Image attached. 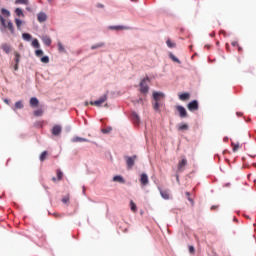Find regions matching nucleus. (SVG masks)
Wrapping results in <instances>:
<instances>
[{"label": "nucleus", "instance_id": "16", "mask_svg": "<svg viewBox=\"0 0 256 256\" xmlns=\"http://www.w3.org/2000/svg\"><path fill=\"white\" fill-rule=\"evenodd\" d=\"M179 99L180 101H188V99H190L191 94L189 93H183V94H179Z\"/></svg>", "mask_w": 256, "mask_h": 256}, {"label": "nucleus", "instance_id": "53", "mask_svg": "<svg viewBox=\"0 0 256 256\" xmlns=\"http://www.w3.org/2000/svg\"><path fill=\"white\" fill-rule=\"evenodd\" d=\"M176 181H179V175H176Z\"/></svg>", "mask_w": 256, "mask_h": 256}, {"label": "nucleus", "instance_id": "2", "mask_svg": "<svg viewBox=\"0 0 256 256\" xmlns=\"http://www.w3.org/2000/svg\"><path fill=\"white\" fill-rule=\"evenodd\" d=\"M147 81H149V78H144L140 82V93H143V95H147L149 93V85H147Z\"/></svg>", "mask_w": 256, "mask_h": 256}, {"label": "nucleus", "instance_id": "39", "mask_svg": "<svg viewBox=\"0 0 256 256\" xmlns=\"http://www.w3.org/2000/svg\"><path fill=\"white\" fill-rule=\"evenodd\" d=\"M101 131H102V133L107 134V133H110L111 131H113V128L107 127V128H103Z\"/></svg>", "mask_w": 256, "mask_h": 256}, {"label": "nucleus", "instance_id": "29", "mask_svg": "<svg viewBox=\"0 0 256 256\" xmlns=\"http://www.w3.org/2000/svg\"><path fill=\"white\" fill-rule=\"evenodd\" d=\"M110 29L114 31H123V29H127L125 26H111Z\"/></svg>", "mask_w": 256, "mask_h": 256}, {"label": "nucleus", "instance_id": "45", "mask_svg": "<svg viewBox=\"0 0 256 256\" xmlns=\"http://www.w3.org/2000/svg\"><path fill=\"white\" fill-rule=\"evenodd\" d=\"M189 253H195V247L189 246Z\"/></svg>", "mask_w": 256, "mask_h": 256}, {"label": "nucleus", "instance_id": "47", "mask_svg": "<svg viewBox=\"0 0 256 256\" xmlns=\"http://www.w3.org/2000/svg\"><path fill=\"white\" fill-rule=\"evenodd\" d=\"M53 215H54V217H55L56 219H60V217H61V214H59V213H54Z\"/></svg>", "mask_w": 256, "mask_h": 256}, {"label": "nucleus", "instance_id": "20", "mask_svg": "<svg viewBox=\"0 0 256 256\" xmlns=\"http://www.w3.org/2000/svg\"><path fill=\"white\" fill-rule=\"evenodd\" d=\"M166 45L167 47H169L170 49H174V47H177V44L175 42H172L171 39H168L166 41Z\"/></svg>", "mask_w": 256, "mask_h": 256}, {"label": "nucleus", "instance_id": "30", "mask_svg": "<svg viewBox=\"0 0 256 256\" xmlns=\"http://www.w3.org/2000/svg\"><path fill=\"white\" fill-rule=\"evenodd\" d=\"M169 57L171 60L174 61V63H181V60H179V58H177L176 56L173 55V53H169Z\"/></svg>", "mask_w": 256, "mask_h": 256}, {"label": "nucleus", "instance_id": "31", "mask_svg": "<svg viewBox=\"0 0 256 256\" xmlns=\"http://www.w3.org/2000/svg\"><path fill=\"white\" fill-rule=\"evenodd\" d=\"M1 13H2V15H4V17H11V12H9V10H7L5 8H3L1 10Z\"/></svg>", "mask_w": 256, "mask_h": 256}, {"label": "nucleus", "instance_id": "41", "mask_svg": "<svg viewBox=\"0 0 256 256\" xmlns=\"http://www.w3.org/2000/svg\"><path fill=\"white\" fill-rule=\"evenodd\" d=\"M58 51H65V47H63V44L61 42H58Z\"/></svg>", "mask_w": 256, "mask_h": 256}, {"label": "nucleus", "instance_id": "19", "mask_svg": "<svg viewBox=\"0 0 256 256\" xmlns=\"http://www.w3.org/2000/svg\"><path fill=\"white\" fill-rule=\"evenodd\" d=\"M160 194L163 199H169V190H160Z\"/></svg>", "mask_w": 256, "mask_h": 256}, {"label": "nucleus", "instance_id": "28", "mask_svg": "<svg viewBox=\"0 0 256 256\" xmlns=\"http://www.w3.org/2000/svg\"><path fill=\"white\" fill-rule=\"evenodd\" d=\"M16 5H29V0H16Z\"/></svg>", "mask_w": 256, "mask_h": 256}, {"label": "nucleus", "instance_id": "21", "mask_svg": "<svg viewBox=\"0 0 256 256\" xmlns=\"http://www.w3.org/2000/svg\"><path fill=\"white\" fill-rule=\"evenodd\" d=\"M15 24H16L18 31H21V25H23V21H21V19H19V18H15Z\"/></svg>", "mask_w": 256, "mask_h": 256}, {"label": "nucleus", "instance_id": "11", "mask_svg": "<svg viewBox=\"0 0 256 256\" xmlns=\"http://www.w3.org/2000/svg\"><path fill=\"white\" fill-rule=\"evenodd\" d=\"M132 121L135 123V125H139L141 123V118L139 117V114L137 112H132L131 113Z\"/></svg>", "mask_w": 256, "mask_h": 256}, {"label": "nucleus", "instance_id": "15", "mask_svg": "<svg viewBox=\"0 0 256 256\" xmlns=\"http://www.w3.org/2000/svg\"><path fill=\"white\" fill-rule=\"evenodd\" d=\"M30 107H39V99L32 97L30 99Z\"/></svg>", "mask_w": 256, "mask_h": 256}, {"label": "nucleus", "instance_id": "38", "mask_svg": "<svg viewBox=\"0 0 256 256\" xmlns=\"http://www.w3.org/2000/svg\"><path fill=\"white\" fill-rule=\"evenodd\" d=\"M34 115L35 117H41V115H43V110L42 109L35 110Z\"/></svg>", "mask_w": 256, "mask_h": 256}, {"label": "nucleus", "instance_id": "40", "mask_svg": "<svg viewBox=\"0 0 256 256\" xmlns=\"http://www.w3.org/2000/svg\"><path fill=\"white\" fill-rule=\"evenodd\" d=\"M186 196L188 197V201H190V203L192 204V205H194V201H193V198H191L190 196H191V193H189V192H186Z\"/></svg>", "mask_w": 256, "mask_h": 256}, {"label": "nucleus", "instance_id": "1", "mask_svg": "<svg viewBox=\"0 0 256 256\" xmlns=\"http://www.w3.org/2000/svg\"><path fill=\"white\" fill-rule=\"evenodd\" d=\"M0 23L4 27V29H8L11 35H15V27L13 26V22L11 20L7 21L3 16H0Z\"/></svg>", "mask_w": 256, "mask_h": 256}, {"label": "nucleus", "instance_id": "4", "mask_svg": "<svg viewBox=\"0 0 256 256\" xmlns=\"http://www.w3.org/2000/svg\"><path fill=\"white\" fill-rule=\"evenodd\" d=\"M153 99H154V102H157V103L163 102L165 99V94H163V92H154Z\"/></svg>", "mask_w": 256, "mask_h": 256}, {"label": "nucleus", "instance_id": "32", "mask_svg": "<svg viewBox=\"0 0 256 256\" xmlns=\"http://www.w3.org/2000/svg\"><path fill=\"white\" fill-rule=\"evenodd\" d=\"M22 39H24V41H31V34L23 33L22 34Z\"/></svg>", "mask_w": 256, "mask_h": 256}, {"label": "nucleus", "instance_id": "27", "mask_svg": "<svg viewBox=\"0 0 256 256\" xmlns=\"http://www.w3.org/2000/svg\"><path fill=\"white\" fill-rule=\"evenodd\" d=\"M130 208L133 213H137V205L135 204V202H133V200L130 201Z\"/></svg>", "mask_w": 256, "mask_h": 256}, {"label": "nucleus", "instance_id": "37", "mask_svg": "<svg viewBox=\"0 0 256 256\" xmlns=\"http://www.w3.org/2000/svg\"><path fill=\"white\" fill-rule=\"evenodd\" d=\"M56 175H57L58 181H61V179H63V172L61 170H57Z\"/></svg>", "mask_w": 256, "mask_h": 256}, {"label": "nucleus", "instance_id": "57", "mask_svg": "<svg viewBox=\"0 0 256 256\" xmlns=\"http://www.w3.org/2000/svg\"><path fill=\"white\" fill-rule=\"evenodd\" d=\"M221 33H223V35H225V31H221Z\"/></svg>", "mask_w": 256, "mask_h": 256}, {"label": "nucleus", "instance_id": "13", "mask_svg": "<svg viewBox=\"0 0 256 256\" xmlns=\"http://www.w3.org/2000/svg\"><path fill=\"white\" fill-rule=\"evenodd\" d=\"M61 131H62V128L60 125H55L53 128H52V135H61Z\"/></svg>", "mask_w": 256, "mask_h": 256}, {"label": "nucleus", "instance_id": "8", "mask_svg": "<svg viewBox=\"0 0 256 256\" xmlns=\"http://www.w3.org/2000/svg\"><path fill=\"white\" fill-rule=\"evenodd\" d=\"M140 183L142 187H146V185H149V176H147V174L145 173L141 174Z\"/></svg>", "mask_w": 256, "mask_h": 256}, {"label": "nucleus", "instance_id": "14", "mask_svg": "<svg viewBox=\"0 0 256 256\" xmlns=\"http://www.w3.org/2000/svg\"><path fill=\"white\" fill-rule=\"evenodd\" d=\"M41 39H42L44 45H46L47 47H50L52 41L49 36H42Z\"/></svg>", "mask_w": 256, "mask_h": 256}, {"label": "nucleus", "instance_id": "55", "mask_svg": "<svg viewBox=\"0 0 256 256\" xmlns=\"http://www.w3.org/2000/svg\"><path fill=\"white\" fill-rule=\"evenodd\" d=\"M52 180H53V181H57V178L53 177Z\"/></svg>", "mask_w": 256, "mask_h": 256}, {"label": "nucleus", "instance_id": "9", "mask_svg": "<svg viewBox=\"0 0 256 256\" xmlns=\"http://www.w3.org/2000/svg\"><path fill=\"white\" fill-rule=\"evenodd\" d=\"M187 165V159H182L179 163H178V173H183V171H185V166Z\"/></svg>", "mask_w": 256, "mask_h": 256}, {"label": "nucleus", "instance_id": "34", "mask_svg": "<svg viewBox=\"0 0 256 256\" xmlns=\"http://www.w3.org/2000/svg\"><path fill=\"white\" fill-rule=\"evenodd\" d=\"M14 55H15L16 65H19V61L21 59V54H19V52H14Z\"/></svg>", "mask_w": 256, "mask_h": 256}, {"label": "nucleus", "instance_id": "22", "mask_svg": "<svg viewBox=\"0 0 256 256\" xmlns=\"http://www.w3.org/2000/svg\"><path fill=\"white\" fill-rule=\"evenodd\" d=\"M24 105H23V100H20L18 102L15 103L14 105V111L15 109H23Z\"/></svg>", "mask_w": 256, "mask_h": 256}, {"label": "nucleus", "instance_id": "7", "mask_svg": "<svg viewBox=\"0 0 256 256\" xmlns=\"http://www.w3.org/2000/svg\"><path fill=\"white\" fill-rule=\"evenodd\" d=\"M176 110L178 111L179 117H181V119H185V117H187V110L185 109V107L177 105Z\"/></svg>", "mask_w": 256, "mask_h": 256}, {"label": "nucleus", "instance_id": "49", "mask_svg": "<svg viewBox=\"0 0 256 256\" xmlns=\"http://www.w3.org/2000/svg\"><path fill=\"white\" fill-rule=\"evenodd\" d=\"M98 9H103L105 6L103 4H97Z\"/></svg>", "mask_w": 256, "mask_h": 256}, {"label": "nucleus", "instance_id": "54", "mask_svg": "<svg viewBox=\"0 0 256 256\" xmlns=\"http://www.w3.org/2000/svg\"><path fill=\"white\" fill-rule=\"evenodd\" d=\"M211 209H212V210H213V209H217V206H212Z\"/></svg>", "mask_w": 256, "mask_h": 256}, {"label": "nucleus", "instance_id": "43", "mask_svg": "<svg viewBox=\"0 0 256 256\" xmlns=\"http://www.w3.org/2000/svg\"><path fill=\"white\" fill-rule=\"evenodd\" d=\"M42 63H49V56H44L41 58Z\"/></svg>", "mask_w": 256, "mask_h": 256}, {"label": "nucleus", "instance_id": "52", "mask_svg": "<svg viewBox=\"0 0 256 256\" xmlns=\"http://www.w3.org/2000/svg\"><path fill=\"white\" fill-rule=\"evenodd\" d=\"M85 106L88 107L89 106V102H85Z\"/></svg>", "mask_w": 256, "mask_h": 256}, {"label": "nucleus", "instance_id": "58", "mask_svg": "<svg viewBox=\"0 0 256 256\" xmlns=\"http://www.w3.org/2000/svg\"><path fill=\"white\" fill-rule=\"evenodd\" d=\"M48 1H51V0H48Z\"/></svg>", "mask_w": 256, "mask_h": 256}, {"label": "nucleus", "instance_id": "5", "mask_svg": "<svg viewBox=\"0 0 256 256\" xmlns=\"http://www.w3.org/2000/svg\"><path fill=\"white\" fill-rule=\"evenodd\" d=\"M125 159H126V165H127L128 169H133V165H135L137 156H135V155L132 157L127 156Z\"/></svg>", "mask_w": 256, "mask_h": 256}, {"label": "nucleus", "instance_id": "33", "mask_svg": "<svg viewBox=\"0 0 256 256\" xmlns=\"http://www.w3.org/2000/svg\"><path fill=\"white\" fill-rule=\"evenodd\" d=\"M104 46H105V43L101 42V43H98V44H95V45L91 46V49L95 50V49H99V48L104 47Z\"/></svg>", "mask_w": 256, "mask_h": 256}, {"label": "nucleus", "instance_id": "6", "mask_svg": "<svg viewBox=\"0 0 256 256\" xmlns=\"http://www.w3.org/2000/svg\"><path fill=\"white\" fill-rule=\"evenodd\" d=\"M187 108L190 111H198L199 110V102L197 100H193L190 103H188Z\"/></svg>", "mask_w": 256, "mask_h": 256}, {"label": "nucleus", "instance_id": "35", "mask_svg": "<svg viewBox=\"0 0 256 256\" xmlns=\"http://www.w3.org/2000/svg\"><path fill=\"white\" fill-rule=\"evenodd\" d=\"M32 46H34L35 49H39V48L41 47V45L39 44V40L34 39V40L32 41Z\"/></svg>", "mask_w": 256, "mask_h": 256}, {"label": "nucleus", "instance_id": "25", "mask_svg": "<svg viewBox=\"0 0 256 256\" xmlns=\"http://www.w3.org/2000/svg\"><path fill=\"white\" fill-rule=\"evenodd\" d=\"M113 181H115L116 183H125V179L122 178V176H114Z\"/></svg>", "mask_w": 256, "mask_h": 256}, {"label": "nucleus", "instance_id": "56", "mask_svg": "<svg viewBox=\"0 0 256 256\" xmlns=\"http://www.w3.org/2000/svg\"><path fill=\"white\" fill-rule=\"evenodd\" d=\"M226 49H229V44H226Z\"/></svg>", "mask_w": 256, "mask_h": 256}, {"label": "nucleus", "instance_id": "48", "mask_svg": "<svg viewBox=\"0 0 256 256\" xmlns=\"http://www.w3.org/2000/svg\"><path fill=\"white\" fill-rule=\"evenodd\" d=\"M14 70H15V71H19V64L16 63V64L14 65Z\"/></svg>", "mask_w": 256, "mask_h": 256}, {"label": "nucleus", "instance_id": "44", "mask_svg": "<svg viewBox=\"0 0 256 256\" xmlns=\"http://www.w3.org/2000/svg\"><path fill=\"white\" fill-rule=\"evenodd\" d=\"M69 202V196H66L62 199V203H68Z\"/></svg>", "mask_w": 256, "mask_h": 256}, {"label": "nucleus", "instance_id": "51", "mask_svg": "<svg viewBox=\"0 0 256 256\" xmlns=\"http://www.w3.org/2000/svg\"><path fill=\"white\" fill-rule=\"evenodd\" d=\"M238 51L239 52L243 51V48H241V46H238Z\"/></svg>", "mask_w": 256, "mask_h": 256}, {"label": "nucleus", "instance_id": "42", "mask_svg": "<svg viewBox=\"0 0 256 256\" xmlns=\"http://www.w3.org/2000/svg\"><path fill=\"white\" fill-rule=\"evenodd\" d=\"M35 55H36V57H42V55H43V50H36V51H35Z\"/></svg>", "mask_w": 256, "mask_h": 256}, {"label": "nucleus", "instance_id": "17", "mask_svg": "<svg viewBox=\"0 0 256 256\" xmlns=\"http://www.w3.org/2000/svg\"><path fill=\"white\" fill-rule=\"evenodd\" d=\"M1 49L4 51V53L9 54L11 51V45L9 44H2Z\"/></svg>", "mask_w": 256, "mask_h": 256}, {"label": "nucleus", "instance_id": "24", "mask_svg": "<svg viewBox=\"0 0 256 256\" xmlns=\"http://www.w3.org/2000/svg\"><path fill=\"white\" fill-rule=\"evenodd\" d=\"M49 155V153L47 151H43L41 154H40V161L43 163V161H45V159H47V156Z\"/></svg>", "mask_w": 256, "mask_h": 256}, {"label": "nucleus", "instance_id": "10", "mask_svg": "<svg viewBox=\"0 0 256 256\" xmlns=\"http://www.w3.org/2000/svg\"><path fill=\"white\" fill-rule=\"evenodd\" d=\"M37 21L39 23H45V21H47V14H45V12H40L37 15Z\"/></svg>", "mask_w": 256, "mask_h": 256}, {"label": "nucleus", "instance_id": "26", "mask_svg": "<svg viewBox=\"0 0 256 256\" xmlns=\"http://www.w3.org/2000/svg\"><path fill=\"white\" fill-rule=\"evenodd\" d=\"M15 13L17 17H25V13H23V10L21 8H16Z\"/></svg>", "mask_w": 256, "mask_h": 256}, {"label": "nucleus", "instance_id": "18", "mask_svg": "<svg viewBox=\"0 0 256 256\" xmlns=\"http://www.w3.org/2000/svg\"><path fill=\"white\" fill-rule=\"evenodd\" d=\"M87 142V139L76 136L72 139V143H83Z\"/></svg>", "mask_w": 256, "mask_h": 256}, {"label": "nucleus", "instance_id": "3", "mask_svg": "<svg viewBox=\"0 0 256 256\" xmlns=\"http://www.w3.org/2000/svg\"><path fill=\"white\" fill-rule=\"evenodd\" d=\"M105 101H107V94H104L96 101H91L90 105H94V107H101V104L105 103Z\"/></svg>", "mask_w": 256, "mask_h": 256}, {"label": "nucleus", "instance_id": "23", "mask_svg": "<svg viewBox=\"0 0 256 256\" xmlns=\"http://www.w3.org/2000/svg\"><path fill=\"white\" fill-rule=\"evenodd\" d=\"M231 145H232V147H233V148H232V151H233L234 153H237V151H239V149H240V147H241V146L239 145V143H236V144H235V142H232Z\"/></svg>", "mask_w": 256, "mask_h": 256}, {"label": "nucleus", "instance_id": "46", "mask_svg": "<svg viewBox=\"0 0 256 256\" xmlns=\"http://www.w3.org/2000/svg\"><path fill=\"white\" fill-rule=\"evenodd\" d=\"M238 46H239V42H237V41L232 42V47H238Z\"/></svg>", "mask_w": 256, "mask_h": 256}, {"label": "nucleus", "instance_id": "12", "mask_svg": "<svg viewBox=\"0 0 256 256\" xmlns=\"http://www.w3.org/2000/svg\"><path fill=\"white\" fill-rule=\"evenodd\" d=\"M154 111H161V107L165 105V102H152Z\"/></svg>", "mask_w": 256, "mask_h": 256}, {"label": "nucleus", "instance_id": "36", "mask_svg": "<svg viewBox=\"0 0 256 256\" xmlns=\"http://www.w3.org/2000/svg\"><path fill=\"white\" fill-rule=\"evenodd\" d=\"M187 129H189V125L187 124H182L178 127L179 131H187Z\"/></svg>", "mask_w": 256, "mask_h": 256}, {"label": "nucleus", "instance_id": "50", "mask_svg": "<svg viewBox=\"0 0 256 256\" xmlns=\"http://www.w3.org/2000/svg\"><path fill=\"white\" fill-rule=\"evenodd\" d=\"M4 103H6V105H9V100L8 99H4Z\"/></svg>", "mask_w": 256, "mask_h": 256}]
</instances>
